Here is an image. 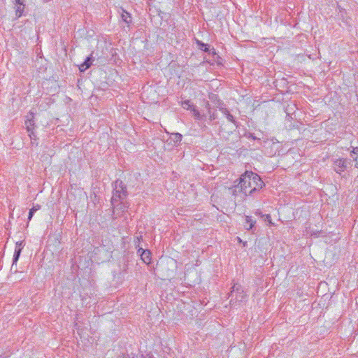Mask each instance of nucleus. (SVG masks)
<instances>
[{"label": "nucleus", "mask_w": 358, "mask_h": 358, "mask_svg": "<svg viewBox=\"0 0 358 358\" xmlns=\"http://www.w3.org/2000/svg\"><path fill=\"white\" fill-rule=\"evenodd\" d=\"M351 157L353 158L355 162V166L358 167V147L353 148L352 151Z\"/></svg>", "instance_id": "16"}, {"label": "nucleus", "mask_w": 358, "mask_h": 358, "mask_svg": "<svg viewBox=\"0 0 358 358\" xmlns=\"http://www.w3.org/2000/svg\"><path fill=\"white\" fill-rule=\"evenodd\" d=\"M23 246H24V245H23L22 241L16 243V246H15V252H14V255H13V264H14L15 263H16L17 262Z\"/></svg>", "instance_id": "8"}, {"label": "nucleus", "mask_w": 358, "mask_h": 358, "mask_svg": "<svg viewBox=\"0 0 358 358\" xmlns=\"http://www.w3.org/2000/svg\"><path fill=\"white\" fill-rule=\"evenodd\" d=\"M122 18L124 22L129 24L131 22V17L130 14L125 10H123L122 13Z\"/></svg>", "instance_id": "14"}, {"label": "nucleus", "mask_w": 358, "mask_h": 358, "mask_svg": "<svg viewBox=\"0 0 358 358\" xmlns=\"http://www.w3.org/2000/svg\"><path fill=\"white\" fill-rule=\"evenodd\" d=\"M197 43L199 44L200 49L203 50L204 52H208L209 54L212 55L216 54L215 50L214 48L210 49L207 44L201 43L199 41H197Z\"/></svg>", "instance_id": "10"}, {"label": "nucleus", "mask_w": 358, "mask_h": 358, "mask_svg": "<svg viewBox=\"0 0 358 358\" xmlns=\"http://www.w3.org/2000/svg\"><path fill=\"white\" fill-rule=\"evenodd\" d=\"M157 268L164 272L165 275L169 277L175 272L177 268V262L171 257L161 258L157 264Z\"/></svg>", "instance_id": "2"}, {"label": "nucleus", "mask_w": 358, "mask_h": 358, "mask_svg": "<svg viewBox=\"0 0 358 358\" xmlns=\"http://www.w3.org/2000/svg\"><path fill=\"white\" fill-rule=\"evenodd\" d=\"M114 208H120L121 209L122 211H124L126 208H128V206L124 203L122 201L120 202V203H115V206H113Z\"/></svg>", "instance_id": "18"}, {"label": "nucleus", "mask_w": 358, "mask_h": 358, "mask_svg": "<svg viewBox=\"0 0 358 358\" xmlns=\"http://www.w3.org/2000/svg\"><path fill=\"white\" fill-rule=\"evenodd\" d=\"M41 208L40 205L38 204H36L35 206H34L29 210V216H28V220H31L33 215H34V213L37 211L38 210H39Z\"/></svg>", "instance_id": "17"}, {"label": "nucleus", "mask_w": 358, "mask_h": 358, "mask_svg": "<svg viewBox=\"0 0 358 358\" xmlns=\"http://www.w3.org/2000/svg\"><path fill=\"white\" fill-rule=\"evenodd\" d=\"M348 160L346 159L340 158L334 161V170L337 173L341 174L345 171L348 167Z\"/></svg>", "instance_id": "6"}, {"label": "nucleus", "mask_w": 358, "mask_h": 358, "mask_svg": "<svg viewBox=\"0 0 358 358\" xmlns=\"http://www.w3.org/2000/svg\"><path fill=\"white\" fill-rule=\"evenodd\" d=\"M226 117L227 118V120H228L229 122H232V123H234V124H236L235 119H234V116H233L232 115H231V114H230V113H227V115H226Z\"/></svg>", "instance_id": "21"}, {"label": "nucleus", "mask_w": 358, "mask_h": 358, "mask_svg": "<svg viewBox=\"0 0 358 358\" xmlns=\"http://www.w3.org/2000/svg\"><path fill=\"white\" fill-rule=\"evenodd\" d=\"M127 195L126 186L122 180H117L115 182L113 195L111 199L113 206H115V203L124 200Z\"/></svg>", "instance_id": "3"}, {"label": "nucleus", "mask_w": 358, "mask_h": 358, "mask_svg": "<svg viewBox=\"0 0 358 358\" xmlns=\"http://www.w3.org/2000/svg\"><path fill=\"white\" fill-rule=\"evenodd\" d=\"M193 113V116L195 119L198 120H203L205 118V115H201L198 110H196L195 108H192V110Z\"/></svg>", "instance_id": "12"}, {"label": "nucleus", "mask_w": 358, "mask_h": 358, "mask_svg": "<svg viewBox=\"0 0 358 358\" xmlns=\"http://www.w3.org/2000/svg\"><path fill=\"white\" fill-rule=\"evenodd\" d=\"M229 296L231 297L230 302L234 305L237 301L242 302L245 301L246 294L244 293L241 285L235 284L232 287V290L231 291Z\"/></svg>", "instance_id": "4"}, {"label": "nucleus", "mask_w": 358, "mask_h": 358, "mask_svg": "<svg viewBox=\"0 0 358 358\" xmlns=\"http://www.w3.org/2000/svg\"><path fill=\"white\" fill-rule=\"evenodd\" d=\"M94 60L92 55L89 57H87L85 62L81 64L79 66V69L80 71H85V70H87L88 68L90 67V66L92 65V61Z\"/></svg>", "instance_id": "9"}, {"label": "nucleus", "mask_w": 358, "mask_h": 358, "mask_svg": "<svg viewBox=\"0 0 358 358\" xmlns=\"http://www.w3.org/2000/svg\"><path fill=\"white\" fill-rule=\"evenodd\" d=\"M182 136L179 133L172 134L171 137V141H173L175 143H178L182 141Z\"/></svg>", "instance_id": "13"}, {"label": "nucleus", "mask_w": 358, "mask_h": 358, "mask_svg": "<svg viewBox=\"0 0 358 358\" xmlns=\"http://www.w3.org/2000/svg\"><path fill=\"white\" fill-rule=\"evenodd\" d=\"M138 253L141 256V259L144 263L148 264L151 262V252L148 250H143V248H139L138 250Z\"/></svg>", "instance_id": "7"}, {"label": "nucleus", "mask_w": 358, "mask_h": 358, "mask_svg": "<svg viewBox=\"0 0 358 358\" xmlns=\"http://www.w3.org/2000/svg\"><path fill=\"white\" fill-rule=\"evenodd\" d=\"M49 1V0H44V1H45V2H47V1Z\"/></svg>", "instance_id": "26"}, {"label": "nucleus", "mask_w": 358, "mask_h": 358, "mask_svg": "<svg viewBox=\"0 0 358 358\" xmlns=\"http://www.w3.org/2000/svg\"><path fill=\"white\" fill-rule=\"evenodd\" d=\"M124 358H129V357H124Z\"/></svg>", "instance_id": "27"}, {"label": "nucleus", "mask_w": 358, "mask_h": 358, "mask_svg": "<svg viewBox=\"0 0 358 358\" xmlns=\"http://www.w3.org/2000/svg\"><path fill=\"white\" fill-rule=\"evenodd\" d=\"M15 1L16 4L24 6L23 2L21 0H15Z\"/></svg>", "instance_id": "24"}, {"label": "nucleus", "mask_w": 358, "mask_h": 358, "mask_svg": "<svg viewBox=\"0 0 358 358\" xmlns=\"http://www.w3.org/2000/svg\"><path fill=\"white\" fill-rule=\"evenodd\" d=\"M248 138H252L253 140L257 139V138L252 134H250L249 136H248Z\"/></svg>", "instance_id": "25"}, {"label": "nucleus", "mask_w": 358, "mask_h": 358, "mask_svg": "<svg viewBox=\"0 0 358 358\" xmlns=\"http://www.w3.org/2000/svg\"><path fill=\"white\" fill-rule=\"evenodd\" d=\"M245 224L244 225L245 228L247 230L251 229L252 228V227L254 226L255 221H253L252 220V217L250 216H245Z\"/></svg>", "instance_id": "11"}, {"label": "nucleus", "mask_w": 358, "mask_h": 358, "mask_svg": "<svg viewBox=\"0 0 358 358\" xmlns=\"http://www.w3.org/2000/svg\"><path fill=\"white\" fill-rule=\"evenodd\" d=\"M220 110L225 115L229 113V110L225 108H220Z\"/></svg>", "instance_id": "22"}, {"label": "nucleus", "mask_w": 358, "mask_h": 358, "mask_svg": "<svg viewBox=\"0 0 358 358\" xmlns=\"http://www.w3.org/2000/svg\"><path fill=\"white\" fill-rule=\"evenodd\" d=\"M22 6L19 5V6L16 9V15L19 17L22 15L24 10V7H21Z\"/></svg>", "instance_id": "20"}, {"label": "nucleus", "mask_w": 358, "mask_h": 358, "mask_svg": "<svg viewBox=\"0 0 358 358\" xmlns=\"http://www.w3.org/2000/svg\"><path fill=\"white\" fill-rule=\"evenodd\" d=\"M266 218L270 224H273L271 221V216L269 215H266Z\"/></svg>", "instance_id": "23"}, {"label": "nucleus", "mask_w": 358, "mask_h": 358, "mask_svg": "<svg viewBox=\"0 0 358 358\" xmlns=\"http://www.w3.org/2000/svg\"><path fill=\"white\" fill-rule=\"evenodd\" d=\"M264 185V182L257 173L246 171L241 175L238 183L231 188L232 194L244 199L246 196L262 189Z\"/></svg>", "instance_id": "1"}, {"label": "nucleus", "mask_w": 358, "mask_h": 358, "mask_svg": "<svg viewBox=\"0 0 358 358\" xmlns=\"http://www.w3.org/2000/svg\"><path fill=\"white\" fill-rule=\"evenodd\" d=\"M26 129L29 132V136L31 139H34L36 138L34 130V113L32 112H29V113L27 116V120L25 121Z\"/></svg>", "instance_id": "5"}, {"label": "nucleus", "mask_w": 358, "mask_h": 358, "mask_svg": "<svg viewBox=\"0 0 358 358\" xmlns=\"http://www.w3.org/2000/svg\"><path fill=\"white\" fill-rule=\"evenodd\" d=\"M181 106L184 109L192 110V108H195L189 100L182 101Z\"/></svg>", "instance_id": "15"}, {"label": "nucleus", "mask_w": 358, "mask_h": 358, "mask_svg": "<svg viewBox=\"0 0 358 358\" xmlns=\"http://www.w3.org/2000/svg\"><path fill=\"white\" fill-rule=\"evenodd\" d=\"M209 106H210L209 103H208V102H207V103H206V107H207V108H208V113H209V118H210V120H215V119H216V115H215V113H212V114H211V113H210V107H209Z\"/></svg>", "instance_id": "19"}]
</instances>
